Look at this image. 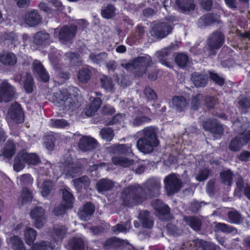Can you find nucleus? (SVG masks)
Returning a JSON list of instances; mask_svg holds the SVG:
<instances>
[{
	"instance_id": "f257e3e1",
	"label": "nucleus",
	"mask_w": 250,
	"mask_h": 250,
	"mask_svg": "<svg viewBox=\"0 0 250 250\" xmlns=\"http://www.w3.org/2000/svg\"><path fill=\"white\" fill-rule=\"evenodd\" d=\"M161 182L155 178L147 179L142 185H129L123 189L121 193L123 205L133 207L142 204L147 197H158L160 194Z\"/></svg>"
},
{
	"instance_id": "f03ea898",
	"label": "nucleus",
	"mask_w": 250,
	"mask_h": 250,
	"mask_svg": "<svg viewBox=\"0 0 250 250\" xmlns=\"http://www.w3.org/2000/svg\"><path fill=\"white\" fill-rule=\"evenodd\" d=\"M159 144V141L155 129L150 126L142 130L136 146L139 150L146 154L152 152Z\"/></svg>"
},
{
	"instance_id": "7ed1b4c3",
	"label": "nucleus",
	"mask_w": 250,
	"mask_h": 250,
	"mask_svg": "<svg viewBox=\"0 0 250 250\" xmlns=\"http://www.w3.org/2000/svg\"><path fill=\"white\" fill-rule=\"evenodd\" d=\"M41 161L39 155L36 153H29L25 149L20 151L14 160L13 168L15 171L22 170L27 164L28 166H36Z\"/></svg>"
},
{
	"instance_id": "20e7f679",
	"label": "nucleus",
	"mask_w": 250,
	"mask_h": 250,
	"mask_svg": "<svg viewBox=\"0 0 250 250\" xmlns=\"http://www.w3.org/2000/svg\"><path fill=\"white\" fill-rule=\"evenodd\" d=\"M79 91V89L74 86H69L68 89H63L60 91L59 103L63 105L65 110L71 111L75 110L78 103L77 95Z\"/></svg>"
},
{
	"instance_id": "39448f33",
	"label": "nucleus",
	"mask_w": 250,
	"mask_h": 250,
	"mask_svg": "<svg viewBox=\"0 0 250 250\" xmlns=\"http://www.w3.org/2000/svg\"><path fill=\"white\" fill-rule=\"evenodd\" d=\"M151 63V58L149 56L138 57L134 59L131 63H127L125 68L130 70L135 77L140 78L146 73Z\"/></svg>"
},
{
	"instance_id": "423d86ee",
	"label": "nucleus",
	"mask_w": 250,
	"mask_h": 250,
	"mask_svg": "<svg viewBox=\"0 0 250 250\" xmlns=\"http://www.w3.org/2000/svg\"><path fill=\"white\" fill-rule=\"evenodd\" d=\"M78 31L77 26L73 24L65 25L60 29H55L54 36L58 39L63 44H71L73 42Z\"/></svg>"
},
{
	"instance_id": "0eeeda50",
	"label": "nucleus",
	"mask_w": 250,
	"mask_h": 250,
	"mask_svg": "<svg viewBox=\"0 0 250 250\" xmlns=\"http://www.w3.org/2000/svg\"><path fill=\"white\" fill-rule=\"evenodd\" d=\"M225 36L220 31L213 32L207 40L208 56H214L217 53V50L220 49L224 42Z\"/></svg>"
},
{
	"instance_id": "6e6552de",
	"label": "nucleus",
	"mask_w": 250,
	"mask_h": 250,
	"mask_svg": "<svg viewBox=\"0 0 250 250\" xmlns=\"http://www.w3.org/2000/svg\"><path fill=\"white\" fill-rule=\"evenodd\" d=\"M164 183L167 194L169 195L174 194L180 190L183 186L182 180L175 173H171L167 176Z\"/></svg>"
},
{
	"instance_id": "1a4fd4ad",
	"label": "nucleus",
	"mask_w": 250,
	"mask_h": 250,
	"mask_svg": "<svg viewBox=\"0 0 250 250\" xmlns=\"http://www.w3.org/2000/svg\"><path fill=\"white\" fill-rule=\"evenodd\" d=\"M173 27L168 22H160L154 24L150 28L151 35L159 39L166 37L172 32Z\"/></svg>"
},
{
	"instance_id": "9d476101",
	"label": "nucleus",
	"mask_w": 250,
	"mask_h": 250,
	"mask_svg": "<svg viewBox=\"0 0 250 250\" xmlns=\"http://www.w3.org/2000/svg\"><path fill=\"white\" fill-rule=\"evenodd\" d=\"M30 216L37 229L43 227L47 217L45 209L41 206L33 208L30 211Z\"/></svg>"
},
{
	"instance_id": "9b49d317",
	"label": "nucleus",
	"mask_w": 250,
	"mask_h": 250,
	"mask_svg": "<svg viewBox=\"0 0 250 250\" xmlns=\"http://www.w3.org/2000/svg\"><path fill=\"white\" fill-rule=\"evenodd\" d=\"M7 115L16 124H22L24 121V113L21 104L17 102L12 104L8 109Z\"/></svg>"
},
{
	"instance_id": "f8f14e48",
	"label": "nucleus",
	"mask_w": 250,
	"mask_h": 250,
	"mask_svg": "<svg viewBox=\"0 0 250 250\" xmlns=\"http://www.w3.org/2000/svg\"><path fill=\"white\" fill-rule=\"evenodd\" d=\"M14 93V88L7 80H3L0 85V103L12 101Z\"/></svg>"
},
{
	"instance_id": "ddd939ff",
	"label": "nucleus",
	"mask_w": 250,
	"mask_h": 250,
	"mask_svg": "<svg viewBox=\"0 0 250 250\" xmlns=\"http://www.w3.org/2000/svg\"><path fill=\"white\" fill-rule=\"evenodd\" d=\"M203 128L205 130L220 137L224 132V128L220 122L215 119H209L203 123Z\"/></svg>"
},
{
	"instance_id": "4468645a",
	"label": "nucleus",
	"mask_w": 250,
	"mask_h": 250,
	"mask_svg": "<svg viewBox=\"0 0 250 250\" xmlns=\"http://www.w3.org/2000/svg\"><path fill=\"white\" fill-rule=\"evenodd\" d=\"M126 244L127 243L124 240L116 237H111L103 243V247L105 250H115L124 248Z\"/></svg>"
},
{
	"instance_id": "2eb2a0df",
	"label": "nucleus",
	"mask_w": 250,
	"mask_h": 250,
	"mask_svg": "<svg viewBox=\"0 0 250 250\" xmlns=\"http://www.w3.org/2000/svg\"><path fill=\"white\" fill-rule=\"evenodd\" d=\"M97 145V141L94 138L89 136H83L78 143L79 148L86 152L95 149Z\"/></svg>"
},
{
	"instance_id": "dca6fc26",
	"label": "nucleus",
	"mask_w": 250,
	"mask_h": 250,
	"mask_svg": "<svg viewBox=\"0 0 250 250\" xmlns=\"http://www.w3.org/2000/svg\"><path fill=\"white\" fill-rule=\"evenodd\" d=\"M220 20L218 19L216 14L212 13H208L201 16L198 21V26L204 28L210 26L215 23H219Z\"/></svg>"
},
{
	"instance_id": "f3484780",
	"label": "nucleus",
	"mask_w": 250,
	"mask_h": 250,
	"mask_svg": "<svg viewBox=\"0 0 250 250\" xmlns=\"http://www.w3.org/2000/svg\"><path fill=\"white\" fill-rule=\"evenodd\" d=\"M67 231L66 227L62 225L57 224L53 227L52 236H54L55 242L57 245L62 241Z\"/></svg>"
},
{
	"instance_id": "a211bd4d",
	"label": "nucleus",
	"mask_w": 250,
	"mask_h": 250,
	"mask_svg": "<svg viewBox=\"0 0 250 250\" xmlns=\"http://www.w3.org/2000/svg\"><path fill=\"white\" fill-rule=\"evenodd\" d=\"M191 79L197 87H204L207 85L208 78L205 73L194 72L191 74Z\"/></svg>"
},
{
	"instance_id": "6ab92c4d",
	"label": "nucleus",
	"mask_w": 250,
	"mask_h": 250,
	"mask_svg": "<svg viewBox=\"0 0 250 250\" xmlns=\"http://www.w3.org/2000/svg\"><path fill=\"white\" fill-rule=\"evenodd\" d=\"M152 206L156 212L159 215L165 216L170 213V208L160 199H157L153 201Z\"/></svg>"
},
{
	"instance_id": "aec40b11",
	"label": "nucleus",
	"mask_w": 250,
	"mask_h": 250,
	"mask_svg": "<svg viewBox=\"0 0 250 250\" xmlns=\"http://www.w3.org/2000/svg\"><path fill=\"white\" fill-rule=\"evenodd\" d=\"M95 209L94 205L90 202H87L83 205L82 209L79 210L78 214L81 219L86 220L93 214Z\"/></svg>"
},
{
	"instance_id": "412c9836",
	"label": "nucleus",
	"mask_w": 250,
	"mask_h": 250,
	"mask_svg": "<svg viewBox=\"0 0 250 250\" xmlns=\"http://www.w3.org/2000/svg\"><path fill=\"white\" fill-rule=\"evenodd\" d=\"M171 104L179 112L184 111L188 105L186 99L183 96H174L172 99Z\"/></svg>"
},
{
	"instance_id": "4be33fe9",
	"label": "nucleus",
	"mask_w": 250,
	"mask_h": 250,
	"mask_svg": "<svg viewBox=\"0 0 250 250\" xmlns=\"http://www.w3.org/2000/svg\"><path fill=\"white\" fill-rule=\"evenodd\" d=\"M16 145L14 140L9 139L4 144L2 149V154L7 159H11L15 154Z\"/></svg>"
},
{
	"instance_id": "5701e85b",
	"label": "nucleus",
	"mask_w": 250,
	"mask_h": 250,
	"mask_svg": "<svg viewBox=\"0 0 250 250\" xmlns=\"http://www.w3.org/2000/svg\"><path fill=\"white\" fill-rule=\"evenodd\" d=\"M0 62L5 65L13 66L17 63V57L12 52H8L0 55Z\"/></svg>"
},
{
	"instance_id": "b1692460",
	"label": "nucleus",
	"mask_w": 250,
	"mask_h": 250,
	"mask_svg": "<svg viewBox=\"0 0 250 250\" xmlns=\"http://www.w3.org/2000/svg\"><path fill=\"white\" fill-rule=\"evenodd\" d=\"M114 187V183L107 179L102 178L99 180L96 185V189L99 193L110 190Z\"/></svg>"
},
{
	"instance_id": "393cba45",
	"label": "nucleus",
	"mask_w": 250,
	"mask_h": 250,
	"mask_svg": "<svg viewBox=\"0 0 250 250\" xmlns=\"http://www.w3.org/2000/svg\"><path fill=\"white\" fill-rule=\"evenodd\" d=\"M73 182L77 190H81L83 188L87 190L90 186L91 180L87 175H83L73 180Z\"/></svg>"
},
{
	"instance_id": "a878e982",
	"label": "nucleus",
	"mask_w": 250,
	"mask_h": 250,
	"mask_svg": "<svg viewBox=\"0 0 250 250\" xmlns=\"http://www.w3.org/2000/svg\"><path fill=\"white\" fill-rule=\"evenodd\" d=\"M184 221L191 229L194 231H199L201 229L202 221L195 216H185Z\"/></svg>"
},
{
	"instance_id": "bb28decb",
	"label": "nucleus",
	"mask_w": 250,
	"mask_h": 250,
	"mask_svg": "<svg viewBox=\"0 0 250 250\" xmlns=\"http://www.w3.org/2000/svg\"><path fill=\"white\" fill-rule=\"evenodd\" d=\"M25 22L31 27L38 25L41 21L40 15L35 10L31 11L26 15Z\"/></svg>"
},
{
	"instance_id": "cd10ccee",
	"label": "nucleus",
	"mask_w": 250,
	"mask_h": 250,
	"mask_svg": "<svg viewBox=\"0 0 250 250\" xmlns=\"http://www.w3.org/2000/svg\"><path fill=\"white\" fill-rule=\"evenodd\" d=\"M68 245L71 250H84L85 247L83 240L76 236L73 237L69 240Z\"/></svg>"
},
{
	"instance_id": "c85d7f7f",
	"label": "nucleus",
	"mask_w": 250,
	"mask_h": 250,
	"mask_svg": "<svg viewBox=\"0 0 250 250\" xmlns=\"http://www.w3.org/2000/svg\"><path fill=\"white\" fill-rule=\"evenodd\" d=\"M175 3L183 12L193 10L196 6L193 0H175Z\"/></svg>"
},
{
	"instance_id": "c756f323",
	"label": "nucleus",
	"mask_w": 250,
	"mask_h": 250,
	"mask_svg": "<svg viewBox=\"0 0 250 250\" xmlns=\"http://www.w3.org/2000/svg\"><path fill=\"white\" fill-rule=\"evenodd\" d=\"M219 175L221 183L229 187L232 185L234 174L230 169H228L220 172Z\"/></svg>"
},
{
	"instance_id": "7c9ffc66",
	"label": "nucleus",
	"mask_w": 250,
	"mask_h": 250,
	"mask_svg": "<svg viewBox=\"0 0 250 250\" xmlns=\"http://www.w3.org/2000/svg\"><path fill=\"white\" fill-rule=\"evenodd\" d=\"M49 34L44 31L37 32L34 37V42L37 45L42 46L49 40Z\"/></svg>"
},
{
	"instance_id": "2f4dec72",
	"label": "nucleus",
	"mask_w": 250,
	"mask_h": 250,
	"mask_svg": "<svg viewBox=\"0 0 250 250\" xmlns=\"http://www.w3.org/2000/svg\"><path fill=\"white\" fill-rule=\"evenodd\" d=\"M139 220L142 223L143 227L146 229H151L154 225L153 221L149 218V212L145 210L139 214Z\"/></svg>"
},
{
	"instance_id": "473e14b6",
	"label": "nucleus",
	"mask_w": 250,
	"mask_h": 250,
	"mask_svg": "<svg viewBox=\"0 0 250 250\" xmlns=\"http://www.w3.org/2000/svg\"><path fill=\"white\" fill-rule=\"evenodd\" d=\"M92 71L87 68H82L78 72L77 76L78 80L82 83H87L91 79Z\"/></svg>"
},
{
	"instance_id": "72a5a7b5",
	"label": "nucleus",
	"mask_w": 250,
	"mask_h": 250,
	"mask_svg": "<svg viewBox=\"0 0 250 250\" xmlns=\"http://www.w3.org/2000/svg\"><path fill=\"white\" fill-rule=\"evenodd\" d=\"M101 86L105 91L114 92L115 90L114 84L111 78L106 75H103L100 78Z\"/></svg>"
},
{
	"instance_id": "f704fd0d",
	"label": "nucleus",
	"mask_w": 250,
	"mask_h": 250,
	"mask_svg": "<svg viewBox=\"0 0 250 250\" xmlns=\"http://www.w3.org/2000/svg\"><path fill=\"white\" fill-rule=\"evenodd\" d=\"M62 199L64 202L63 204L65 205L67 208H72L73 206L74 197L72 193L70 191L69 188H64L62 189Z\"/></svg>"
},
{
	"instance_id": "c9c22d12",
	"label": "nucleus",
	"mask_w": 250,
	"mask_h": 250,
	"mask_svg": "<svg viewBox=\"0 0 250 250\" xmlns=\"http://www.w3.org/2000/svg\"><path fill=\"white\" fill-rule=\"evenodd\" d=\"M102 104V100L99 97L94 98L89 108L85 112V114L88 116H92L100 108Z\"/></svg>"
},
{
	"instance_id": "e433bc0d",
	"label": "nucleus",
	"mask_w": 250,
	"mask_h": 250,
	"mask_svg": "<svg viewBox=\"0 0 250 250\" xmlns=\"http://www.w3.org/2000/svg\"><path fill=\"white\" fill-rule=\"evenodd\" d=\"M37 232L33 229L27 228L24 230V236L26 244L29 246L33 245L37 236Z\"/></svg>"
},
{
	"instance_id": "4c0bfd02",
	"label": "nucleus",
	"mask_w": 250,
	"mask_h": 250,
	"mask_svg": "<svg viewBox=\"0 0 250 250\" xmlns=\"http://www.w3.org/2000/svg\"><path fill=\"white\" fill-rule=\"evenodd\" d=\"M115 152L125 155H130L132 154L131 145L130 144H118L115 145L113 147Z\"/></svg>"
},
{
	"instance_id": "58836bf2",
	"label": "nucleus",
	"mask_w": 250,
	"mask_h": 250,
	"mask_svg": "<svg viewBox=\"0 0 250 250\" xmlns=\"http://www.w3.org/2000/svg\"><path fill=\"white\" fill-rule=\"evenodd\" d=\"M34 84L33 76L30 73L27 72L23 83V87L27 93H31L33 91Z\"/></svg>"
},
{
	"instance_id": "ea45409f",
	"label": "nucleus",
	"mask_w": 250,
	"mask_h": 250,
	"mask_svg": "<svg viewBox=\"0 0 250 250\" xmlns=\"http://www.w3.org/2000/svg\"><path fill=\"white\" fill-rule=\"evenodd\" d=\"M65 60L73 66H79L81 63L80 56L77 53L69 52L65 54Z\"/></svg>"
},
{
	"instance_id": "a19ab883",
	"label": "nucleus",
	"mask_w": 250,
	"mask_h": 250,
	"mask_svg": "<svg viewBox=\"0 0 250 250\" xmlns=\"http://www.w3.org/2000/svg\"><path fill=\"white\" fill-rule=\"evenodd\" d=\"M54 246L51 242L47 241H42L41 242L34 243L32 247V250H53Z\"/></svg>"
},
{
	"instance_id": "79ce46f5",
	"label": "nucleus",
	"mask_w": 250,
	"mask_h": 250,
	"mask_svg": "<svg viewBox=\"0 0 250 250\" xmlns=\"http://www.w3.org/2000/svg\"><path fill=\"white\" fill-rule=\"evenodd\" d=\"M112 161L115 165L121 166L124 167H128L132 164V160H130L127 158L120 156L113 157Z\"/></svg>"
},
{
	"instance_id": "37998d69",
	"label": "nucleus",
	"mask_w": 250,
	"mask_h": 250,
	"mask_svg": "<svg viewBox=\"0 0 250 250\" xmlns=\"http://www.w3.org/2000/svg\"><path fill=\"white\" fill-rule=\"evenodd\" d=\"M2 39L5 42L13 45L14 46H16L18 43V36L13 32L5 33L2 36Z\"/></svg>"
},
{
	"instance_id": "c03bdc74",
	"label": "nucleus",
	"mask_w": 250,
	"mask_h": 250,
	"mask_svg": "<svg viewBox=\"0 0 250 250\" xmlns=\"http://www.w3.org/2000/svg\"><path fill=\"white\" fill-rule=\"evenodd\" d=\"M12 248L15 250H26L24 243L18 235H14L10 239Z\"/></svg>"
},
{
	"instance_id": "a18cd8bd",
	"label": "nucleus",
	"mask_w": 250,
	"mask_h": 250,
	"mask_svg": "<svg viewBox=\"0 0 250 250\" xmlns=\"http://www.w3.org/2000/svg\"><path fill=\"white\" fill-rule=\"evenodd\" d=\"M175 61L177 65L180 67L183 68L187 66L189 61V57L186 54L180 53L175 57Z\"/></svg>"
},
{
	"instance_id": "49530a36",
	"label": "nucleus",
	"mask_w": 250,
	"mask_h": 250,
	"mask_svg": "<svg viewBox=\"0 0 250 250\" xmlns=\"http://www.w3.org/2000/svg\"><path fill=\"white\" fill-rule=\"evenodd\" d=\"M238 104L241 113H247L249 109H250V98L247 97H242L239 99Z\"/></svg>"
},
{
	"instance_id": "de8ad7c7",
	"label": "nucleus",
	"mask_w": 250,
	"mask_h": 250,
	"mask_svg": "<svg viewBox=\"0 0 250 250\" xmlns=\"http://www.w3.org/2000/svg\"><path fill=\"white\" fill-rule=\"evenodd\" d=\"M102 17L106 19L112 18L115 15V8L112 4H108L104 9L101 11Z\"/></svg>"
},
{
	"instance_id": "09e8293b",
	"label": "nucleus",
	"mask_w": 250,
	"mask_h": 250,
	"mask_svg": "<svg viewBox=\"0 0 250 250\" xmlns=\"http://www.w3.org/2000/svg\"><path fill=\"white\" fill-rule=\"evenodd\" d=\"M54 189V185L53 183L49 180H45L44 181L42 188L41 193L43 197H47Z\"/></svg>"
},
{
	"instance_id": "8fccbe9b",
	"label": "nucleus",
	"mask_w": 250,
	"mask_h": 250,
	"mask_svg": "<svg viewBox=\"0 0 250 250\" xmlns=\"http://www.w3.org/2000/svg\"><path fill=\"white\" fill-rule=\"evenodd\" d=\"M196 244L199 248H202V250H216L215 244L203 239H197Z\"/></svg>"
},
{
	"instance_id": "3c124183",
	"label": "nucleus",
	"mask_w": 250,
	"mask_h": 250,
	"mask_svg": "<svg viewBox=\"0 0 250 250\" xmlns=\"http://www.w3.org/2000/svg\"><path fill=\"white\" fill-rule=\"evenodd\" d=\"M242 147V140L241 138L237 136L231 139L229 148L232 151H238L240 150Z\"/></svg>"
},
{
	"instance_id": "603ef678",
	"label": "nucleus",
	"mask_w": 250,
	"mask_h": 250,
	"mask_svg": "<svg viewBox=\"0 0 250 250\" xmlns=\"http://www.w3.org/2000/svg\"><path fill=\"white\" fill-rule=\"evenodd\" d=\"M102 138L107 142H110L114 136V131L111 127L103 128L100 131Z\"/></svg>"
},
{
	"instance_id": "864d4df0",
	"label": "nucleus",
	"mask_w": 250,
	"mask_h": 250,
	"mask_svg": "<svg viewBox=\"0 0 250 250\" xmlns=\"http://www.w3.org/2000/svg\"><path fill=\"white\" fill-rule=\"evenodd\" d=\"M81 169L80 166H75V165L67 169H64V172L67 177L73 178L77 174L81 173Z\"/></svg>"
},
{
	"instance_id": "5fc2aeb1",
	"label": "nucleus",
	"mask_w": 250,
	"mask_h": 250,
	"mask_svg": "<svg viewBox=\"0 0 250 250\" xmlns=\"http://www.w3.org/2000/svg\"><path fill=\"white\" fill-rule=\"evenodd\" d=\"M204 96L202 94H197L192 99L191 108L194 110H197L200 106L201 101L203 100Z\"/></svg>"
},
{
	"instance_id": "6e6d98bb",
	"label": "nucleus",
	"mask_w": 250,
	"mask_h": 250,
	"mask_svg": "<svg viewBox=\"0 0 250 250\" xmlns=\"http://www.w3.org/2000/svg\"><path fill=\"white\" fill-rule=\"evenodd\" d=\"M228 218L231 223L238 224L240 222L241 215L237 210L230 211L228 213Z\"/></svg>"
},
{
	"instance_id": "4d7b16f0",
	"label": "nucleus",
	"mask_w": 250,
	"mask_h": 250,
	"mask_svg": "<svg viewBox=\"0 0 250 250\" xmlns=\"http://www.w3.org/2000/svg\"><path fill=\"white\" fill-rule=\"evenodd\" d=\"M209 78L216 84L222 86L225 83V80L224 78L220 77L217 73L214 72L209 73Z\"/></svg>"
},
{
	"instance_id": "13d9d810",
	"label": "nucleus",
	"mask_w": 250,
	"mask_h": 250,
	"mask_svg": "<svg viewBox=\"0 0 250 250\" xmlns=\"http://www.w3.org/2000/svg\"><path fill=\"white\" fill-rule=\"evenodd\" d=\"M210 171L207 168L201 169L196 176V179L199 182H202L208 179Z\"/></svg>"
},
{
	"instance_id": "bf43d9fd",
	"label": "nucleus",
	"mask_w": 250,
	"mask_h": 250,
	"mask_svg": "<svg viewBox=\"0 0 250 250\" xmlns=\"http://www.w3.org/2000/svg\"><path fill=\"white\" fill-rule=\"evenodd\" d=\"M144 93L148 101H155L157 100V95L153 89L149 86H146L144 90Z\"/></svg>"
},
{
	"instance_id": "052dcab7",
	"label": "nucleus",
	"mask_w": 250,
	"mask_h": 250,
	"mask_svg": "<svg viewBox=\"0 0 250 250\" xmlns=\"http://www.w3.org/2000/svg\"><path fill=\"white\" fill-rule=\"evenodd\" d=\"M21 198L23 203L31 202L33 198L32 193L27 188H24L21 193Z\"/></svg>"
},
{
	"instance_id": "680f3d73",
	"label": "nucleus",
	"mask_w": 250,
	"mask_h": 250,
	"mask_svg": "<svg viewBox=\"0 0 250 250\" xmlns=\"http://www.w3.org/2000/svg\"><path fill=\"white\" fill-rule=\"evenodd\" d=\"M205 105L208 109H212L214 108L217 104V100L215 97L210 96H206L204 99Z\"/></svg>"
},
{
	"instance_id": "e2e57ef3",
	"label": "nucleus",
	"mask_w": 250,
	"mask_h": 250,
	"mask_svg": "<svg viewBox=\"0 0 250 250\" xmlns=\"http://www.w3.org/2000/svg\"><path fill=\"white\" fill-rule=\"evenodd\" d=\"M68 209H71L70 208H67L65 205L62 204L59 206L56 207L53 209V213L56 216H61L66 213V211Z\"/></svg>"
},
{
	"instance_id": "0e129e2a",
	"label": "nucleus",
	"mask_w": 250,
	"mask_h": 250,
	"mask_svg": "<svg viewBox=\"0 0 250 250\" xmlns=\"http://www.w3.org/2000/svg\"><path fill=\"white\" fill-rule=\"evenodd\" d=\"M151 119L145 115L136 117L133 121V125L135 126H140L145 123H149Z\"/></svg>"
},
{
	"instance_id": "69168bd1",
	"label": "nucleus",
	"mask_w": 250,
	"mask_h": 250,
	"mask_svg": "<svg viewBox=\"0 0 250 250\" xmlns=\"http://www.w3.org/2000/svg\"><path fill=\"white\" fill-rule=\"evenodd\" d=\"M45 70L46 69L41 62H34L33 63V72L36 76H38Z\"/></svg>"
},
{
	"instance_id": "338daca9",
	"label": "nucleus",
	"mask_w": 250,
	"mask_h": 250,
	"mask_svg": "<svg viewBox=\"0 0 250 250\" xmlns=\"http://www.w3.org/2000/svg\"><path fill=\"white\" fill-rule=\"evenodd\" d=\"M68 125L67 121L63 119H55L52 121V125L56 128H63Z\"/></svg>"
},
{
	"instance_id": "774afa93",
	"label": "nucleus",
	"mask_w": 250,
	"mask_h": 250,
	"mask_svg": "<svg viewBox=\"0 0 250 250\" xmlns=\"http://www.w3.org/2000/svg\"><path fill=\"white\" fill-rule=\"evenodd\" d=\"M116 78L117 82L122 86H126L129 84V82L126 79V77L125 75H117Z\"/></svg>"
}]
</instances>
